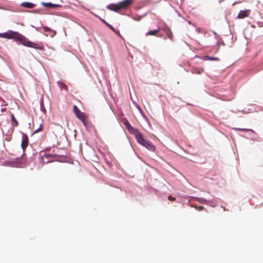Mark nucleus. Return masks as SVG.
Wrapping results in <instances>:
<instances>
[{"label":"nucleus","instance_id":"nucleus-10","mask_svg":"<svg viewBox=\"0 0 263 263\" xmlns=\"http://www.w3.org/2000/svg\"><path fill=\"white\" fill-rule=\"evenodd\" d=\"M159 31H160V28H158L157 29L154 30H151V31H148V32H147L145 35H146V36L156 35L159 32Z\"/></svg>","mask_w":263,"mask_h":263},{"label":"nucleus","instance_id":"nucleus-6","mask_svg":"<svg viewBox=\"0 0 263 263\" xmlns=\"http://www.w3.org/2000/svg\"><path fill=\"white\" fill-rule=\"evenodd\" d=\"M249 15V10H241L238 13L237 18L239 19L244 18Z\"/></svg>","mask_w":263,"mask_h":263},{"label":"nucleus","instance_id":"nucleus-18","mask_svg":"<svg viewBox=\"0 0 263 263\" xmlns=\"http://www.w3.org/2000/svg\"><path fill=\"white\" fill-rule=\"evenodd\" d=\"M86 119H87V117L85 116L84 117L83 120H81L83 122L84 125L85 126H87L89 123L86 120Z\"/></svg>","mask_w":263,"mask_h":263},{"label":"nucleus","instance_id":"nucleus-14","mask_svg":"<svg viewBox=\"0 0 263 263\" xmlns=\"http://www.w3.org/2000/svg\"><path fill=\"white\" fill-rule=\"evenodd\" d=\"M43 28L45 31L51 32L52 34H50L51 36H53L56 34V32L55 31L52 30L51 28L48 27H43Z\"/></svg>","mask_w":263,"mask_h":263},{"label":"nucleus","instance_id":"nucleus-5","mask_svg":"<svg viewBox=\"0 0 263 263\" xmlns=\"http://www.w3.org/2000/svg\"><path fill=\"white\" fill-rule=\"evenodd\" d=\"M28 145V138L27 135H23V139L21 143V147L24 151Z\"/></svg>","mask_w":263,"mask_h":263},{"label":"nucleus","instance_id":"nucleus-15","mask_svg":"<svg viewBox=\"0 0 263 263\" xmlns=\"http://www.w3.org/2000/svg\"><path fill=\"white\" fill-rule=\"evenodd\" d=\"M204 59L205 60H211V61H219V58H218L217 57H209V56H205Z\"/></svg>","mask_w":263,"mask_h":263},{"label":"nucleus","instance_id":"nucleus-1","mask_svg":"<svg viewBox=\"0 0 263 263\" xmlns=\"http://www.w3.org/2000/svg\"><path fill=\"white\" fill-rule=\"evenodd\" d=\"M0 37L7 39H14L16 41H19L21 44L28 47L41 50L44 49V47L42 44L35 43L30 41L25 36L16 31L9 30L7 32L0 33Z\"/></svg>","mask_w":263,"mask_h":263},{"label":"nucleus","instance_id":"nucleus-19","mask_svg":"<svg viewBox=\"0 0 263 263\" xmlns=\"http://www.w3.org/2000/svg\"><path fill=\"white\" fill-rule=\"evenodd\" d=\"M42 130V124H41L40 125V127L38 128H37L36 129H35V130L34 132V133H39V132H41Z\"/></svg>","mask_w":263,"mask_h":263},{"label":"nucleus","instance_id":"nucleus-3","mask_svg":"<svg viewBox=\"0 0 263 263\" xmlns=\"http://www.w3.org/2000/svg\"><path fill=\"white\" fill-rule=\"evenodd\" d=\"M134 0H124L116 4H110L107 6L110 10L119 12L120 10L128 8L133 3Z\"/></svg>","mask_w":263,"mask_h":263},{"label":"nucleus","instance_id":"nucleus-16","mask_svg":"<svg viewBox=\"0 0 263 263\" xmlns=\"http://www.w3.org/2000/svg\"><path fill=\"white\" fill-rule=\"evenodd\" d=\"M58 84L59 86L61 89H64L65 90H67V86L65 84H64L63 82H58Z\"/></svg>","mask_w":263,"mask_h":263},{"label":"nucleus","instance_id":"nucleus-4","mask_svg":"<svg viewBox=\"0 0 263 263\" xmlns=\"http://www.w3.org/2000/svg\"><path fill=\"white\" fill-rule=\"evenodd\" d=\"M17 164V167H23L28 165L27 160L25 156H23L21 158H17L15 160Z\"/></svg>","mask_w":263,"mask_h":263},{"label":"nucleus","instance_id":"nucleus-26","mask_svg":"<svg viewBox=\"0 0 263 263\" xmlns=\"http://www.w3.org/2000/svg\"><path fill=\"white\" fill-rule=\"evenodd\" d=\"M0 101H3L4 103H5V101L1 98H0Z\"/></svg>","mask_w":263,"mask_h":263},{"label":"nucleus","instance_id":"nucleus-22","mask_svg":"<svg viewBox=\"0 0 263 263\" xmlns=\"http://www.w3.org/2000/svg\"><path fill=\"white\" fill-rule=\"evenodd\" d=\"M197 201H199L201 203H205V200L203 199H200L198 198H196Z\"/></svg>","mask_w":263,"mask_h":263},{"label":"nucleus","instance_id":"nucleus-13","mask_svg":"<svg viewBox=\"0 0 263 263\" xmlns=\"http://www.w3.org/2000/svg\"><path fill=\"white\" fill-rule=\"evenodd\" d=\"M12 124L13 126H17L18 125V122L17 120L15 119L14 115L13 114L11 115Z\"/></svg>","mask_w":263,"mask_h":263},{"label":"nucleus","instance_id":"nucleus-11","mask_svg":"<svg viewBox=\"0 0 263 263\" xmlns=\"http://www.w3.org/2000/svg\"><path fill=\"white\" fill-rule=\"evenodd\" d=\"M43 5L48 8H55L57 7H60V5H59L53 4L50 3H43Z\"/></svg>","mask_w":263,"mask_h":263},{"label":"nucleus","instance_id":"nucleus-23","mask_svg":"<svg viewBox=\"0 0 263 263\" xmlns=\"http://www.w3.org/2000/svg\"><path fill=\"white\" fill-rule=\"evenodd\" d=\"M168 199L170 201H175V198L172 197L171 196H169L168 197Z\"/></svg>","mask_w":263,"mask_h":263},{"label":"nucleus","instance_id":"nucleus-27","mask_svg":"<svg viewBox=\"0 0 263 263\" xmlns=\"http://www.w3.org/2000/svg\"><path fill=\"white\" fill-rule=\"evenodd\" d=\"M7 105V104H4V106H6V105Z\"/></svg>","mask_w":263,"mask_h":263},{"label":"nucleus","instance_id":"nucleus-20","mask_svg":"<svg viewBox=\"0 0 263 263\" xmlns=\"http://www.w3.org/2000/svg\"><path fill=\"white\" fill-rule=\"evenodd\" d=\"M237 130H240V131H246V132L252 131V132H253V130H252V129H247V128H237Z\"/></svg>","mask_w":263,"mask_h":263},{"label":"nucleus","instance_id":"nucleus-12","mask_svg":"<svg viewBox=\"0 0 263 263\" xmlns=\"http://www.w3.org/2000/svg\"><path fill=\"white\" fill-rule=\"evenodd\" d=\"M164 31L165 32L166 34L167 35V37L171 40H173V36L172 32L171 31L170 29L168 28H167L166 29H164Z\"/></svg>","mask_w":263,"mask_h":263},{"label":"nucleus","instance_id":"nucleus-7","mask_svg":"<svg viewBox=\"0 0 263 263\" xmlns=\"http://www.w3.org/2000/svg\"><path fill=\"white\" fill-rule=\"evenodd\" d=\"M204 71L202 68L193 67L192 69V72L194 74H201Z\"/></svg>","mask_w":263,"mask_h":263},{"label":"nucleus","instance_id":"nucleus-8","mask_svg":"<svg viewBox=\"0 0 263 263\" xmlns=\"http://www.w3.org/2000/svg\"><path fill=\"white\" fill-rule=\"evenodd\" d=\"M21 6L27 8H32L35 6V5L30 2H24L21 4Z\"/></svg>","mask_w":263,"mask_h":263},{"label":"nucleus","instance_id":"nucleus-9","mask_svg":"<svg viewBox=\"0 0 263 263\" xmlns=\"http://www.w3.org/2000/svg\"><path fill=\"white\" fill-rule=\"evenodd\" d=\"M76 116L78 119H79L80 120H83L84 117L86 116L85 114L82 112H81L80 110L75 114Z\"/></svg>","mask_w":263,"mask_h":263},{"label":"nucleus","instance_id":"nucleus-2","mask_svg":"<svg viewBox=\"0 0 263 263\" xmlns=\"http://www.w3.org/2000/svg\"><path fill=\"white\" fill-rule=\"evenodd\" d=\"M125 125L128 130L135 136L136 139L139 144L148 150L155 152L156 149L155 145L151 142L144 139L142 134L137 129L133 128L128 121L125 123Z\"/></svg>","mask_w":263,"mask_h":263},{"label":"nucleus","instance_id":"nucleus-25","mask_svg":"<svg viewBox=\"0 0 263 263\" xmlns=\"http://www.w3.org/2000/svg\"><path fill=\"white\" fill-rule=\"evenodd\" d=\"M6 110V108H3L1 109V111L2 112L5 111Z\"/></svg>","mask_w":263,"mask_h":263},{"label":"nucleus","instance_id":"nucleus-24","mask_svg":"<svg viewBox=\"0 0 263 263\" xmlns=\"http://www.w3.org/2000/svg\"><path fill=\"white\" fill-rule=\"evenodd\" d=\"M204 209V208L202 206H199L198 208H197V210L198 211H201L203 209Z\"/></svg>","mask_w":263,"mask_h":263},{"label":"nucleus","instance_id":"nucleus-21","mask_svg":"<svg viewBox=\"0 0 263 263\" xmlns=\"http://www.w3.org/2000/svg\"><path fill=\"white\" fill-rule=\"evenodd\" d=\"M73 111H74V114H76V112H77V111L79 110V109L78 108V107L76 105H74L73 106Z\"/></svg>","mask_w":263,"mask_h":263},{"label":"nucleus","instance_id":"nucleus-17","mask_svg":"<svg viewBox=\"0 0 263 263\" xmlns=\"http://www.w3.org/2000/svg\"><path fill=\"white\" fill-rule=\"evenodd\" d=\"M102 21L103 22H104L109 28H110L112 31H114V32H116V30L115 29V28L111 26L110 25V24H109L108 23H107L106 21H105L104 20H102L101 19Z\"/></svg>","mask_w":263,"mask_h":263}]
</instances>
